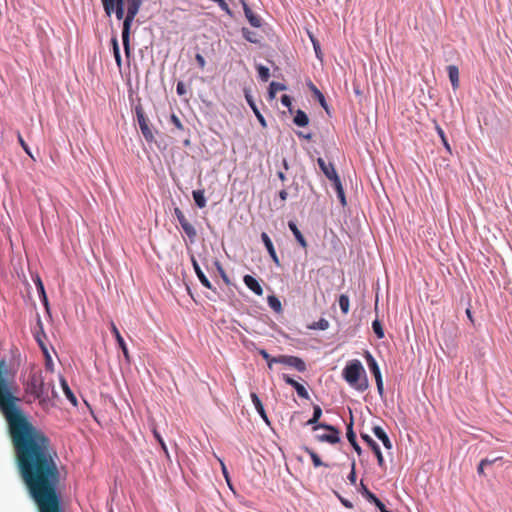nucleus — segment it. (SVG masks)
Masks as SVG:
<instances>
[{"mask_svg": "<svg viewBox=\"0 0 512 512\" xmlns=\"http://www.w3.org/2000/svg\"><path fill=\"white\" fill-rule=\"evenodd\" d=\"M259 354L267 361L268 367L271 368L272 364L275 363L274 361H271L274 357H271L270 354L264 349H261Z\"/></svg>", "mask_w": 512, "mask_h": 512, "instance_id": "obj_45", "label": "nucleus"}, {"mask_svg": "<svg viewBox=\"0 0 512 512\" xmlns=\"http://www.w3.org/2000/svg\"><path fill=\"white\" fill-rule=\"evenodd\" d=\"M372 503L375 504V506L380 510V512H385L387 510L385 505L378 498L376 499V501H373Z\"/></svg>", "mask_w": 512, "mask_h": 512, "instance_id": "obj_59", "label": "nucleus"}, {"mask_svg": "<svg viewBox=\"0 0 512 512\" xmlns=\"http://www.w3.org/2000/svg\"><path fill=\"white\" fill-rule=\"evenodd\" d=\"M176 91H177L178 95H180V96L186 94V88H185V85L183 82L177 83Z\"/></svg>", "mask_w": 512, "mask_h": 512, "instance_id": "obj_54", "label": "nucleus"}, {"mask_svg": "<svg viewBox=\"0 0 512 512\" xmlns=\"http://www.w3.org/2000/svg\"><path fill=\"white\" fill-rule=\"evenodd\" d=\"M36 284H37L38 291L41 293V295L44 298V301L46 302V294H45L44 286H43V283H42V281H41V279L39 277L37 278Z\"/></svg>", "mask_w": 512, "mask_h": 512, "instance_id": "obj_52", "label": "nucleus"}, {"mask_svg": "<svg viewBox=\"0 0 512 512\" xmlns=\"http://www.w3.org/2000/svg\"><path fill=\"white\" fill-rule=\"evenodd\" d=\"M277 176H278V178H279L282 182L286 181V175L284 174V172L279 171V172L277 173Z\"/></svg>", "mask_w": 512, "mask_h": 512, "instance_id": "obj_64", "label": "nucleus"}, {"mask_svg": "<svg viewBox=\"0 0 512 512\" xmlns=\"http://www.w3.org/2000/svg\"><path fill=\"white\" fill-rule=\"evenodd\" d=\"M436 131H437V134L439 135L444 147L446 148V150L449 153H451V147H450V144L448 143L445 132L438 124H436Z\"/></svg>", "mask_w": 512, "mask_h": 512, "instance_id": "obj_35", "label": "nucleus"}, {"mask_svg": "<svg viewBox=\"0 0 512 512\" xmlns=\"http://www.w3.org/2000/svg\"><path fill=\"white\" fill-rule=\"evenodd\" d=\"M107 15H111L114 11V0H101Z\"/></svg>", "mask_w": 512, "mask_h": 512, "instance_id": "obj_42", "label": "nucleus"}, {"mask_svg": "<svg viewBox=\"0 0 512 512\" xmlns=\"http://www.w3.org/2000/svg\"><path fill=\"white\" fill-rule=\"evenodd\" d=\"M110 329H111V332L114 335L120 349L123 352V356H124L126 362L130 363V354H129L127 345H126L123 337L121 336L117 326L115 325V323L113 321H111V323H110Z\"/></svg>", "mask_w": 512, "mask_h": 512, "instance_id": "obj_9", "label": "nucleus"}, {"mask_svg": "<svg viewBox=\"0 0 512 512\" xmlns=\"http://www.w3.org/2000/svg\"><path fill=\"white\" fill-rule=\"evenodd\" d=\"M319 428H323V429H326L329 431V433H327V434L316 435V439L319 442H327L330 444H336L340 441V436H339L340 432L336 427L329 425V424H318L313 427V430L316 431Z\"/></svg>", "mask_w": 512, "mask_h": 512, "instance_id": "obj_5", "label": "nucleus"}, {"mask_svg": "<svg viewBox=\"0 0 512 512\" xmlns=\"http://www.w3.org/2000/svg\"><path fill=\"white\" fill-rule=\"evenodd\" d=\"M361 494L363 495V497L366 498V500H368L369 502H373V501H376L377 497L374 493H372L365 485L363 482H361Z\"/></svg>", "mask_w": 512, "mask_h": 512, "instance_id": "obj_37", "label": "nucleus"}, {"mask_svg": "<svg viewBox=\"0 0 512 512\" xmlns=\"http://www.w3.org/2000/svg\"><path fill=\"white\" fill-rule=\"evenodd\" d=\"M261 239L264 243V246L265 248L267 249L271 259L273 260V262L277 265V266H280V260L277 256V253L275 251V248H274V245L270 239V237L268 236L267 233L263 232L261 234Z\"/></svg>", "mask_w": 512, "mask_h": 512, "instance_id": "obj_11", "label": "nucleus"}, {"mask_svg": "<svg viewBox=\"0 0 512 512\" xmlns=\"http://www.w3.org/2000/svg\"><path fill=\"white\" fill-rule=\"evenodd\" d=\"M279 197L280 199L284 202L287 200V197H288V193L285 189H282L280 192H279Z\"/></svg>", "mask_w": 512, "mask_h": 512, "instance_id": "obj_61", "label": "nucleus"}, {"mask_svg": "<svg viewBox=\"0 0 512 512\" xmlns=\"http://www.w3.org/2000/svg\"><path fill=\"white\" fill-rule=\"evenodd\" d=\"M310 87L315 98L319 101L320 105L327 110L326 100L322 92L313 84H311Z\"/></svg>", "mask_w": 512, "mask_h": 512, "instance_id": "obj_31", "label": "nucleus"}, {"mask_svg": "<svg viewBox=\"0 0 512 512\" xmlns=\"http://www.w3.org/2000/svg\"><path fill=\"white\" fill-rule=\"evenodd\" d=\"M118 20L124 17V0H114V11Z\"/></svg>", "mask_w": 512, "mask_h": 512, "instance_id": "obj_33", "label": "nucleus"}, {"mask_svg": "<svg viewBox=\"0 0 512 512\" xmlns=\"http://www.w3.org/2000/svg\"><path fill=\"white\" fill-rule=\"evenodd\" d=\"M332 184L336 191L337 197L340 200V203L342 204V206H346V197H345L344 189H343L340 178L333 181Z\"/></svg>", "mask_w": 512, "mask_h": 512, "instance_id": "obj_23", "label": "nucleus"}, {"mask_svg": "<svg viewBox=\"0 0 512 512\" xmlns=\"http://www.w3.org/2000/svg\"><path fill=\"white\" fill-rule=\"evenodd\" d=\"M289 229L292 231L293 235L295 236L297 242L303 247H307L306 239L304 238L303 234L298 229L297 225L293 221H289L288 223Z\"/></svg>", "mask_w": 512, "mask_h": 512, "instance_id": "obj_18", "label": "nucleus"}, {"mask_svg": "<svg viewBox=\"0 0 512 512\" xmlns=\"http://www.w3.org/2000/svg\"><path fill=\"white\" fill-rule=\"evenodd\" d=\"M143 0H127V14L122 29V42L127 57L130 56V28Z\"/></svg>", "mask_w": 512, "mask_h": 512, "instance_id": "obj_4", "label": "nucleus"}, {"mask_svg": "<svg viewBox=\"0 0 512 512\" xmlns=\"http://www.w3.org/2000/svg\"><path fill=\"white\" fill-rule=\"evenodd\" d=\"M250 397H251V400L255 406V409L257 410V412L259 413V415L261 416V418L266 422V423H269V420H268V416L265 412V409H264V406L261 402V400L259 399L258 395L254 392H252L250 394Z\"/></svg>", "mask_w": 512, "mask_h": 512, "instance_id": "obj_17", "label": "nucleus"}, {"mask_svg": "<svg viewBox=\"0 0 512 512\" xmlns=\"http://www.w3.org/2000/svg\"><path fill=\"white\" fill-rule=\"evenodd\" d=\"M49 384L44 382L41 372H32L28 376L25 384V392L33 398V400L45 401L48 398Z\"/></svg>", "mask_w": 512, "mask_h": 512, "instance_id": "obj_3", "label": "nucleus"}, {"mask_svg": "<svg viewBox=\"0 0 512 512\" xmlns=\"http://www.w3.org/2000/svg\"><path fill=\"white\" fill-rule=\"evenodd\" d=\"M343 378L358 391L363 392L368 388V379L364 367L359 360H352L345 366Z\"/></svg>", "mask_w": 512, "mask_h": 512, "instance_id": "obj_2", "label": "nucleus"}, {"mask_svg": "<svg viewBox=\"0 0 512 512\" xmlns=\"http://www.w3.org/2000/svg\"><path fill=\"white\" fill-rule=\"evenodd\" d=\"M322 416V409L319 405L313 406V418L319 420Z\"/></svg>", "mask_w": 512, "mask_h": 512, "instance_id": "obj_48", "label": "nucleus"}, {"mask_svg": "<svg viewBox=\"0 0 512 512\" xmlns=\"http://www.w3.org/2000/svg\"><path fill=\"white\" fill-rule=\"evenodd\" d=\"M347 439L349 443L352 445L354 450L360 454L361 453V447L358 445L356 441V434L353 431V418L351 417L350 423L347 425V433H346Z\"/></svg>", "mask_w": 512, "mask_h": 512, "instance_id": "obj_16", "label": "nucleus"}, {"mask_svg": "<svg viewBox=\"0 0 512 512\" xmlns=\"http://www.w3.org/2000/svg\"><path fill=\"white\" fill-rule=\"evenodd\" d=\"M242 32H243L244 38L247 41H249L251 43H259L260 42L259 36L256 32L250 31L247 28H243Z\"/></svg>", "mask_w": 512, "mask_h": 512, "instance_id": "obj_34", "label": "nucleus"}, {"mask_svg": "<svg viewBox=\"0 0 512 512\" xmlns=\"http://www.w3.org/2000/svg\"><path fill=\"white\" fill-rule=\"evenodd\" d=\"M218 270H219V272H220V275H221V277H222L223 281H224L226 284H229V283H230L229 278H228V276L226 275V273H225L224 269H223L220 265H218Z\"/></svg>", "mask_w": 512, "mask_h": 512, "instance_id": "obj_58", "label": "nucleus"}, {"mask_svg": "<svg viewBox=\"0 0 512 512\" xmlns=\"http://www.w3.org/2000/svg\"><path fill=\"white\" fill-rule=\"evenodd\" d=\"M305 452L310 456L312 462H313V465L315 467H319V466H328L327 464H324L322 462V460L320 459V457L318 456V454L313 451L311 448H308V447H305L304 448Z\"/></svg>", "mask_w": 512, "mask_h": 512, "instance_id": "obj_26", "label": "nucleus"}, {"mask_svg": "<svg viewBox=\"0 0 512 512\" xmlns=\"http://www.w3.org/2000/svg\"><path fill=\"white\" fill-rule=\"evenodd\" d=\"M317 163L323 172V174L331 181H335L340 177L337 174V171L332 163H327L323 158H318Z\"/></svg>", "mask_w": 512, "mask_h": 512, "instance_id": "obj_8", "label": "nucleus"}, {"mask_svg": "<svg viewBox=\"0 0 512 512\" xmlns=\"http://www.w3.org/2000/svg\"><path fill=\"white\" fill-rule=\"evenodd\" d=\"M283 380L285 381V383H287L288 385H291L292 387L296 384L297 381H295L293 378H291L289 375L287 374H283L282 376Z\"/></svg>", "mask_w": 512, "mask_h": 512, "instance_id": "obj_56", "label": "nucleus"}, {"mask_svg": "<svg viewBox=\"0 0 512 512\" xmlns=\"http://www.w3.org/2000/svg\"><path fill=\"white\" fill-rule=\"evenodd\" d=\"M338 302H339V306H340L342 313L346 315L350 309L349 297L345 294H341L339 296Z\"/></svg>", "mask_w": 512, "mask_h": 512, "instance_id": "obj_29", "label": "nucleus"}, {"mask_svg": "<svg viewBox=\"0 0 512 512\" xmlns=\"http://www.w3.org/2000/svg\"><path fill=\"white\" fill-rule=\"evenodd\" d=\"M171 122L175 125V127L179 130H183V124L180 119L176 115L171 116Z\"/></svg>", "mask_w": 512, "mask_h": 512, "instance_id": "obj_50", "label": "nucleus"}, {"mask_svg": "<svg viewBox=\"0 0 512 512\" xmlns=\"http://www.w3.org/2000/svg\"><path fill=\"white\" fill-rule=\"evenodd\" d=\"M63 389H64V393H65L66 397L71 401L72 404L76 405L77 399L65 381L63 382Z\"/></svg>", "mask_w": 512, "mask_h": 512, "instance_id": "obj_41", "label": "nucleus"}, {"mask_svg": "<svg viewBox=\"0 0 512 512\" xmlns=\"http://www.w3.org/2000/svg\"><path fill=\"white\" fill-rule=\"evenodd\" d=\"M375 381H376V386H377L378 393L380 395H382L383 392H384L382 377L378 378V379H375Z\"/></svg>", "mask_w": 512, "mask_h": 512, "instance_id": "obj_55", "label": "nucleus"}, {"mask_svg": "<svg viewBox=\"0 0 512 512\" xmlns=\"http://www.w3.org/2000/svg\"><path fill=\"white\" fill-rule=\"evenodd\" d=\"M246 99H247V102L249 103L250 107L252 108L255 116L257 117V119L259 120L260 124L263 126V127H266V121L263 117V115L260 113V111L258 110L256 104L254 103V101L252 100V98L249 96V95H246Z\"/></svg>", "mask_w": 512, "mask_h": 512, "instance_id": "obj_25", "label": "nucleus"}, {"mask_svg": "<svg viewBox=\"0 0 512 512\" xmlns=\"http://www.w3.org/2000/svg\"><path fill=\"white\" fill-rule=\"evenodd\" d=\"M17 139H18V142L19 144L21 145V147L24 149V151L30 156L33 158L32 154H31V151H30V148L29 146L27 145V143L24 141L22 135L20 132L17 133Z\"/></svg>", "mask_w": 512, "mask_h": 512, "instance_id": "obj_43", "label": "nucleus"}, {"mask_svg": "<svg viewBox=\"0 0 512 512\" xmlns=\"http://www.w3.org/2000/svg\"><path fill=\"white\" fill-rule=\"evenodd\" d=\"M501 460H502V457L499 456V457H496L494 459L485 458V459H482L481 461H487V466H488V465H492L493 463H495L497 461H501Z\"/></svg>", "mask_w": 512, "mask_h": 512, "instance_id": "obj_60", "label": "nucleus"}, {"mask_svg": "<svg viewBox=\"0 0 512 512\" xmlns=\"http://www.w3.org/2000/svg\"><path fill=\"white\" fill-rule=\"evenodd\" d=\"M286 89V86L279 82H271L269 85V96L271 99L275 98V95L278 91H283Z\"/></svg>", "mask_w": 512, "mask_h": 512, "instance_id": "obj_27", "label": "nucleus"}, {"mask_svg": "<svg viewBox=\"0 0 512 512\" xmlns=\"http://www.w3.org/2000/svg\"><path fill=\"white\" fill-rule=\"evenodd\" d=\"M308 328L312 330H327L329 328V322L325 318H321L310 324Z\"/></svg>", "mask_w": 512, "mask_h": 512, "instance_id": "obj_30", "label": "nucleus"}, {"mask_svg": "<svg viewBox=\"0 0 512 512\" xmlns=\"http://www.w3.org/2000/svg\"><path fill=\"white\" fill-rule=\"evenodd\" d=\"M311 38V41L313 43V47H314V50H315V53H316V56L318 58H320V54H321V49H320V45H319V42L313 37V36H310Z\"/></svg>", "mask_w": 512, "mask_h": 512, "instance_id": "obj_49", "label": "nucleus"}, {"mask_svg": "<svg viewBox=\"0 0 512 512\" xmlns=\"http://www.w3.org/2000/svg\"><path fill=\"white\" fill-rule=\"evenodd\" d=\"M111 42H112V46H113L114 58H115L118 68L120 69L122 66V59H121L118 41L116 38H112Z\"/></svg>", "mask_w": 512, "mask_h": 512, "instance_id": "obj_28", "label": "nucleus"}, {"mask_svg": "<svg viewBox=\"0 0 512 512\" xmlns=\"http://www.w3.org/2000/svg\"><path fill=\"white\" fill-rule=\"evenodd\" d=\"M293 387L296 390V392H297L299 397L304 398V399H308L309 398L308 391L306 390V388L302 384L296 382V384Z\"/></svg>", "mask_w": 512, "mask_h": 512, "instance_id": "obj_40", "label": "nucleus"}, {"mask_svg": "<svg viewBox=\"0 0 512 512\" xmlns=\"http://www.w3.org/2000/svg\"><path fill=\"white\" fill-rule=\"evenodd\" d=\"M174 215L177 218L184 233L189 238L190 242L193 243L197 237V231L195 227L188 221L184 213L179 207L174 208Z\"/></svg>", "mask_w": 512, "mask_h": 512, "instance_id": "obj_6", "label": "nucleus"}, {"mask_svg": "<svg viewBox=\"0 0 512 512\" xmlns=\"http://www.w3.org/2000/svg\"><path fill=\"white\" fill-rule=\"evenodd\" d=\"M293 122L299 127H304V126L308 125L309 118L304 111L299 109L296 111Z\"/></svg>", "mask_w": 512, "mask_h": 512, "instance_id": "obj_21", "label": "nucleus"}, {"mask_svg": "<svg viewBox=\"0 0 512 512\" xmlns=\"http://www.w3.org/2000/svg\"><path fill=\"white\" fill-rule=\"evenodd\" d=\"M219 461H220V464H221V470H222L223 476H224L225 480L227 481L228 486L230 488H232V485H231V482H230L229 473H228V470L226 468V465L224 464V462L222 460H219Z\"/></svg>", "mask_w": 512, "mask_h": 512, "instance_id": "obj_46", "label": "nucleus"}, {"mask_svg": "<svg viewBox=\"0 0 512 512\" xmlns=\"http://www.w3.org/2000/svg\"><path fill=\"white\" fill-rule=\"evenodd\" d=\"M191 262H192V265H193V268H194V271L199 279V281L201 282V284L203 286H205L206 288L208 289H214L211 282L209 281V279L206 277V275L204 274V272L201 270L197 260L195 259V257L192 255L191 256Z\"/></svg>", "mask_w": 512, "mask_h": 512, "instance_id": "obj_13", "label": "nucleus"}, {"mask_svg": "<svg viewBox=\"0 0 512 512\" xmlns=\"http://www.w3.org/2000/svg\"><path fill=\"white\" fill-rule=\"evenodd\" d=\"M243 281H244L245 285L252 292H254L257 296H262L263 295L264 291H263L262 286L260 285L258 280L255 279L253 276L247 274V275H245L243 277Z\"/></svg>", "mask_w": 512, "mask_h": 512, "instance_id": "obj_12", "label": "nucleus"}, {"mask_svg": "<svg viewBox=\"0 0 512 512\" xmlns=\"http://www.w3.org/2000/svg\"><path fill=\"white\" fill-rule=\"evenodd\" d=\"M192 196L197 207L204 208L206 206V198L203 189L194 190Z\"/></svg>", "mask_w": 512, "mask_h": 512, "instance_id": "obj_24", "label": "nucleus"}, {"mask_svg": "<svg viewBox=\"0 0 512 512\" xmlns=\"http://www.w3.org/2000/svg\"><path fill=\"white\" fill-rule=\"evenodd\" d=\"M487 466V461H480L478 467H477V472L479 475L483 476L484 475V468Z\"/></svg>", "mask_w": 512, "mask_h": 512, "instance_id": "obj_57", "label": "nucleus"}, {"mask_svg": "<svg viewBox=\"0 0 512 512\" xmlns=\"http://www.w3.org/2000/svg\"><path fill=\"white\" fill-rule=\"evenodd\" d=\"M448 77L454 90L459 88V69L456 65H449L447 67Z\"/></svg>", "mask_w": 512, "mask_h": 512, "instance_id": "obj_15", "label": "nucleus"}, {"mask_svg": "<svg viewBox=\"0 0 512 512\" xmlns=\"http://www.w3.org/2000/svg\"><path fill=\"white\" fill-rule=\"evenodd\" d=\"M361 438L367 443V445L372 449L375 456L377 457V462L380 467L384 466V458L382 452L380 450L379 445L367 434H361Z\"/></svg>", "mask_w": 512, "mask_h": 512, "instance_id": "obj_10", "label": "nucleus"}, {"mask_svg": "<svg viewBox=\"0 0 512 512\" xmlns=\"http://www.w3.org/2000/svg\"><path fill=\"white\" fill-rule=\"evenodd\" d=\"M366 360H367L369 369L372 372V374L374 375L375 379L381 378L382 375L380 372V368H379L376 360L374 359V357L369 352H367Z\"/></svg>", "mask_w": 512, "mask_h": 512, "instance_id": "obj_19", "label": "nucleus"}, {"mask_svg": "<svg viewBox=\"0 0 512 512\" xmlns=\"http://www.w3.org/2000/svg\"><path fill=\"white\" fill-rule=\"evenodd\" d=\"M289 359H290V355H280L278 357L273 358L271 361L288 366Z\"/></svg>", "mask_w": 512, "mask_h": 512, "instance_id": "obj_44", "label": "nucleus"}, {"mask_svg": "<svg viewBox=\"0 0 512 512\" xmlns=\"http://www.w3.org/2000/svg\"><path fill=\"white\" fill-rule=\"evenodd\" d=\"M340 501H341V503H342L346 508H352V507H353L352 503H351L350 501L346 500V499L341 498V499H340Z\"/></svg>", "mask_w": 512, "mask_h": 512, "instance_id": "obj_62", "label": "nucleus"}, {"mask_svg": "<svg viewBox=\"0 0 512 512\" xmlns=\"http://www.w3.org/2000/svg\"><path fill=\"white\" fill-rule=\"evenodd\" d=\"M20 476L39 512H64L58 455L44 432H9Z\"/></svg>", "mask_w": 512, "mask_h": 512, "instance_id": "obj_1", "label": "nucleus"}, {"mask_svg": "<svg viewBox=\"0 0 512 512\" xmlns=\"http://www.w3.org/2000/svg\"><path fill=\"white\" fill-rule=\"evenodd\" d=\"M318 421H319V420L314 419V418L312 417L311 419H309V420L307 421V423H306V424H307V425H311V426H312V428H313L314 426H316V425H318V424H319V423H318Z\"/></svg>", "mask_w": 512, "mask_h": 512, "instance_id": "obj_63", "label": "nucleus"}, {"mask_svg": "<svg viewBox=\"0 0 512 512\" xmlns=\"http://www.w3.org/2000/svg\"><path fill=\"white\" fill-rule=\"evenodd\" d=\"M153 432V435L154 437L156 438V440L158 441V443L160 444L162 450L164 451V453L166 454L167 457H169V452H168V449H167V446L162 438V436L160 435V433L157 431L156 428H154L152 430Z\"/></svg>", "mask_w": 512, "mask_h": 512, "instance_id": "obj_39", "label": "nucleus"}, {"mask_svg": "<svg viewBox=\"0 0 512 512\" xmlns=\"http://www.w3.org/2000/svg\"><path fill=\"white\" fill-rule=\"evenodd\" d=\"M244 13H245V16L246 18L248 19L249 23L253 26V27H260L261 25V20L260 18L255 15L253 13V11L246 5L244 4Z\"/></svg>", "mask_w": 512, "mask_h": 512, "instance_id": "obj_20", "label": "nucleus"}, {"mask_svg": "<svg viewBox=\"0 0 512 512\" xmlns=\"http://www.w3.org/2000/svg\"><path fill=\"white\" fill-rule=\"evenodd\" d=\"M372 328L378 339L384 338V330L378 319L372 322Z\"/></svg>", "mask_w": 512, "mask_h": 512, "instance_id": "obj_36", "label": "nucleus"}, {"mask_svg": "<svg viewBox=\"0 0 512 512\" xmlns=\"http://www.w3.org/2000/svg\"><path fill=\"white\" fill-rule=\"evenodd\" d=\"M281 103H282L284 106H286L287 108H289V109H290V108H291V105H292V101H291L290 96H288V95H286V94H285V95H282V97H281Z\"/></svg>", "mask_w": 512, "mask_h": 512, "instance_id": "obj_51", "label": "nucleus"}, {"mask_svg": "<svg viewBox=\"0 0 512 512\" xmlns=\"http://www.w3.org/2000/svg\"><path fill=\"white\" fill-rule=\"evenodd\" d=\"M195 59H196L198 65H199V67L201 69H204V67L206 65V61H205L204 57L201 54L198 53V54H196Z\"/></svg>", "mask_w": 512, "mask_h": 512, "instance_id": "obj_53", "label": "nucleus"}, {"mask_svg": "<svg viewBox=\"0 0 512 512\" xmlns=\"http://www.w3.org/2000/svg\"><path fill=\"white\" fill-rule=\"evenodd\" d=\"M356 479H357V476H356V471H355V463L353 462L351 472L348 475V480L351 482V484L355 485Z\"/></svg>", "mask_w": 512, "mask_h": 512, "instance_id": "obj_47", "label": "nucleus"}, {"mask_svg": "<svg viewBox=\"0 0 512 512\" xmlns=\"http://www.w3.org/2000/svg\"><path fill=\"white\" fill-rule=\"evenodd\" d=\"M372 431L374 435L383 443L384 447L386 449L392 448V442L390 441L387 433L384 431V429L380 426H374L372 428Z\"/></svg>", "mask_w": 512, "mask_h": 512, "instance_id": "obj_14", "label": "nucleus"}, {"mask_svg": "<svg viewBox=\"0 0 512 512\" xmlns=\"http://www.w3.org/2000/svg\"><path fill=\"white\" fill-rule=\"evenodd\" d=\"M267 301H268V305L270 306V308L273 309L275 312L279 313L282 311L281 302L276 296H274V295L269 296Z\"/></svg>", "mask_w": 512, "mask_h": 512, "instance_id": "obj_32", "label": "nucleus"}, {"mask_svg": "<svg viewBox=\"0 0 512 512\" xmlns=\"http://www.w3.org/2000/svg\"><path fill=\"white\" fill-rule=\"evenodd\" d=\"M136 116H137V121H138L140 130H141L144 138L146 139V141H148V142L153 141L154 140L153 132L148 125V119L145 116L143 109L141 107H136Z\"/></svg>", "mask_w": 512, "mask_h": 512, "instance_id": "obj_7", "label": "nucleus"}, {"mask_svg": "<svg viewBox=\"0 0 512 512\" xmlns=\"http://www.w3.org/2000/svg\"><path fill=\"white\" fill-rule=\"evenodd\" d=\"M288 366L295 368L299 372H304L306 370L305 362L297 356H290Z\"/></svg>", "mask_w": 512, "mask_h": 512, "instance_id": "obj_22", "label": "nucleus"}, {"mask_svg": "<svg viewBox=\"0 0 512 512\" xmlns=\"http://www.w3.org/2000/svg\"><path fill=\"white\" fill-rule=\"evenodd\" d=\"M257 71H258V75H259V78L266 82L268 81L269 77H270V73H269V69L263 65H258L257 66Z\"/></svg>", "mask_w": 512, "mask_h": 512, "instance_id": "obj_38", "label": "nucleus"}]
</instances>
